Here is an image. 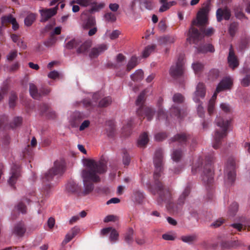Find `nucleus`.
I'll use <instances>...</instances> for the list:
<instances>
[{"label": "nucleus", "instance_id": "4be33fe9", "mask_svg": "<svg viewBox=\"0 0 250 250\" xmlns=\"http://www.w3.org/2000/svg\"><path fill=\"white\" fill-rule=\"evenodd\" d=\"M190 139V136L186 133H179L176 135L171 139V142H178L180 144H185L188 140Z\"/></svg>", "mask_w": 250, "mask_h": 250}, {"label": "nucleus", "instance_id": "774afa93", "mask_svg": "<svg viewBox=\"0 0 250 250\" xmlns=\"http://www.w3.org/2000/svg\"><path fill=\"white\" fill-rule=\"evenodd\" d=\"M56 42V39L53 36H51V37L46 41L44 44L46 46H51L55 44Z\"/></svg>", "mask_w": 250, "mask_h": 250}, {"label": "nucleus", "instance_id": "f8f14e48", "mask_svg": "<svg viewBox=\"0 0 250 250\" xmlns=\"http://www.w3.org/2000/svg\"><path fill=\"white\" fill-rule=\"evenodd\" d=\"M58 5L52 8H44L40 10L41 15V22H45L55 15L57 12Z\"/></svg>", "mask_w": 250, "mask_h": 250}, {"label": "nucleus", "instance_id": "dca6fc26", "mask_svg": "<svg viewBox=\"0 0 250 250\" xmlns=\"http://www.w3.org/2000/svg\"><path fill=\"white\" fill-rule=\"evenodd\" d=\"M232 85V81L230 78L226 77L222 80L218 84L216 89L217 92H220L226 89H229Z\"/></svg>", "mask_w": 250, "mask_h": 250}, {"label": "nucleus", "instance_id": "5fc2aeb1", "mask_svg": "<svg viewBox=\"0 0 250 250\" xmlns=\"http://www.w3.org/2000/svg\"><path fill=\"white\" fill-rule=\"evenodd\" d=\"M144 5L147 10H151L153 8L152 1L151 0H142L141 4Z\"/></svg>", "mask_w": 250, "mask_h": 250}, {"label": "nucleus", "instance_id": "f3484780", "mask_svg": "<svg viewBox=\"0 0 250 250\" xmlns=\"http://www.w3.org/2000/svg\"><path fill=\"white\" fill-rule=\"evenodd\" d=\"M230 11L227 8H218L216 11V19L218 22H220L223 20V17L226 20H228L230 17Z\"/></svg>", "mask_w": 250, "mask_h": 250}, {"label": "nucleus", "instance_id": "864d4df0", "mask_svg": "<svg viewBox=\"0 0 250 250\" xmlns=\"http://www.w3.org/2000/svg\"><path fill=\"white\" fill-rule=\"evenodd\" d=\"M119 237V233L117 232V231L114 229H113L111 231L109 239L111 242H115V241H117L118 240Z\"/></svg>", "mask_w": 250, "mask_h": 250}, {"label": "nucleus", "instance_id": "6e6552de", "mask_svg": "<svg viewBox=\"0 0 250 250\" xmlns=\"http://www.w3.org/2000/svg\"><path fill=\"white\" fill-rule=\"evenodd\" d=\"M225 173L227 177V182L228 184L231 185L235 180V161L234 158H229Z\"/></svg>", "mask_w": 250, "mask_h": 250}, {"label": "nucleus", "instance_id": "473e14b6", "mask_svg": "<svg viewBox=\"0 0 250 250\" xmlns=\"http://www.w3.org/2000/svg\"><path fill=\"white\" fill-rule=\"evenodd\" d=\"M138 64V59L135 56H132L128 62L126 66V70L130 71Z\"/></svg>", "mask_w": 250, "mask_h": 250}, {"label": "nucleus", "instance_id": "37998d69", "mask_svg": "<svg viewBox=\"0 0 250 250\" xmlns=\"http://www.w3.org/2000/svg\"><path fill=\"white\" fill-rule=\"evenodd\" d=\"M196 238L197 236L195 234H192L190 235L182 236L181 237V240L185 243H190L194 241L196 239Z\"/></svg>", "mask_w": 250, "mask_h": 250}, {"label": "nucleus", "instance_id": "13d9d810", "mask_svg": "<svg viewBox=\"0 0 250 250\" xmlns=\"http://www.w3.org/2000/svg\"><path fill=\"white\" fill-rule=\"evenodd\" d=\"M17 51L12 50L7 56V59L9 61H12L17 56Z\"/></svg>", "mask_w": 250, "mask_h": 250}, {"label": "nucleus", "instance_id": "338daca9", "mask_svg": "<svg viewBox=\"0 0 250 250\" xmlns=\"http://www.w3.org/2000/svg\"><path fill=\"white\" fill-rule=\"evenodd\" d=\"M215 103L213 102H210L209 101L208 104V112L209 115H211L213 113L214 110V107H215Z\"/></svg>", "mask_w": 250, "mask_h": 250}, {"label": "nucleus", "instance_id": "0e129e2a", "mask_svg": "<svg viewBox=\"0 0 250 250\" xmlns=\"http://www.w3.org/2000/svg\"><path fill=\"white\" fill-rule=\"evenodd\" d=\"M51 91L50 88L42 87L40 89V92L41 93V97L42 96L48 95Z\"/></svg>", "mask_w": 250, "mask_h": 250}, {"label": "nucleus", "instance_id": "412c9836", "mask_svg": "<svg viewBox=\"0 0 250 250\" xmlns=\"http://www.w3.org/2000/svg\"><path fill=\"white\" fill-rule=\"evenodd\" d=\"M40 110L42 115L45 114L48 118L54 119L56 117V113L51 111L50 106L45 104L40 105Z\"/></svg>", "mask_w": 250, "mask_h": 250}, {"label": "nucleus", "instance_id": "e2e57ef3", "mask_svg": "<svg viewBox=\"0 0 250 250\" xmlns=\"http://www.w3.org/2000/svg\"><path fill=\"white\" fill-rule=\"evenodd\" d=\"M121 34L120 31L118 30H113L111 34L109 35V38L111 40H115L118 38L119 35Z\"/></svg>", "mask_w": 250, "mask_h": 250}, {"label": "nucleus", "instance_id": "49530a36", "mask_svg": "<svg viewBox=\"0 0 250 250\" xmlns=\"http://www.w3.org/2000/svg\"><path fill=\"white\" fill-rule=\"evenodd\" d=\"M106 21L113 22L116 21V16L115 14L112 12H107L104 15Z\"/></svg>", "mask_w": 250, "mask_h": 250}, {"label": "nucleus", "instance_id": "72a5a7b5", "mask_svg": "<svg viewBox=\"0 0 250 250\" xmlns=\"http://www.w3.org/2000/svg\"><path fill=\"white\" fill-rule=\"evenodd\" d=\"M112 103V98L110 96L104 97L101 99L98 106L100 107H105L110 105Z\"/></svg>", "mask_w": 250, "mask_h": 250}, {"label": "nucleus", "instance_id": "603ef678", "mask_svg": "<svg viewBox=\"0 0 250 250\" xmlns=\"http://www.w3.org/2000/svg\"><path fill=\"white\" fill-rule=\"evenodd\" d=\"M204 65L201 63L197 62L192 64V68L196 74L201 72L203 69Z\"/></svg>", "mask_w": 250, "mask_h": 250}, {"label": "nucleus", "instance_id": "58836bf2", "mask_svg": "<svg viewBox=\"0 0 250 250\" xmlns=\"http://www.w3.org/2000/svg\"><path fill=\"white\" fill-rule=\"evenodd\" d=\"M36 19V15L31 13L27 16L24 20V23L27 26H31Z\"/></svg>", "mask_w": 250, "mask_h": 250}, {"label": "nucleus", "instance_id": "cd10ccee", "mask_svg": "<svg viewBox=\"0 0 250 250\" xmlns=\"http://www.w3.org/2000/svg\"><path fill=\"white\" fill-rule=\"evenodd\" d=\"M130 78L134 82L140 81L144 78V72L141 69L137 70L134 73L131 75Z\"/></svg>", "mask_w": 250, "mask_h": 250}, {"label": "nucleus", "instance_id": "ea45409f", "mask_svg": "<svg viewBox=\"0 0 250 250\" xmlns=\"http://www.w3.org/2000/svg\"><path fill=\"white\" fill-rule=\"evenodd\" d=\"M183 155V152L180 149H174L172 153V158L174 161L178 162Z\"/></svg>", "mask_w": 250, "mask_h": 250}, {"label": "nucleus", "instance_id": "20e7f679", "mask_svg": "<svg viewBox=\"0 0 250 250\" xmlns=\"http://www.w3.org/2000/svg\"><path fill=\"white\" fill-rule=\"evenodd\" d=\"M214 153H211L206 156L205 162L203 159L199 158L197 163H196L192 168V172L193 174L203 169L202 174V181L204 184L210 188L213 183L214 172L212 168V165L214 163Z\"/></svg>", "mask_w": 250, "mask_h": 250}, {"label": "nucleus", "instance_id": "a878e982", "mask_svg": "<svg viewBox=\"0 0 250 250\" xmlns=\"http://www.w3.org/2000/svg\"><path fill=\"white\" fill-rule=\"evenodd\" d=\"M196 49L198 53H204L207 52H213L214 51V48L213 46L210 44H208L203 46L201 45L198 47H196Z\"/></svg>", "mask_w": 250, "mask_h": 250}, {"label": "nucleus", "instance_id": "ddd939ff", "mask_svg": "<svg viewBox=\"0 0 250 250\" xmlns=\"http://www.w3.org/2000/svg\"><path fill=\"white\" fill-rule=\"evenodd\" d=\"M206 90L205 85L203 83H200L196 87V90L193 95V100L196 103L200 102V99H203L205 97Z\"/></svg>", "mask_w": 250, "mask_h": 250}, {"label": "nucleus", "instance_id": "4d7b16f0", "mask_svg": "<svg viewBox=\"0 0 250 250\" xmlns=\"http://www.w3.org/2000/svg\"><path fill=\"white\" fill-rule=\"evenodd\" d=\"M242 86L247 87L250 84V74L247 75L241 81Z\"/></svg>", "mask_w": 250, "mask_h": 250}, {"label": "nucleus", "instance_id": "8fccbe9b", "mask_svg": "<svg viewBox=\"0 0 250 250\" xmlns=\"http://www.w3.org/2000/svg\"><path fill=\"white\" fill-rule=\"evenodd\" d=\"M184 96L180 93H176L175 94L172 98L173 101L174 103L181 104L184 102Z\"/></svg>", "mask_w": 250, "mask_h": 250}, {"label": "nucleus", "instance_id": "aec40b11", "mask_svg": "<svg viewBox=\"0 0 250 250\" xmlns=\"http://www.w3.org/2000/svg\"><path fill=\"white\" fill-rule=\"evenodd\" d=\"M176 40V36L167 35L160 37L158 39V42L160 45H169L174 43Z\"/></svg>", "mask_w": 250, "mask_h": 250}, {"label": "nucleus", "instance_id": "9b49d317", "mask_svg": "<svg viewBox=\"0 0 250 250\" xmlns=\"http://www.w3.org/2000/svg\"><path fill=\"white\" fill-rule=\"evenodd\" d=\"M10 175L8 183L11 187H14L17 179L21 176V168L19 165H13L11 169Z\"/></svg>", "mask_w": 250, "mask_h": 250}, {"label": "nucleus", "instance_id": "052dcab7", "mask_svg": "<svg viewBox=\"0 0 250 250\" xmlns=\"http://www.w3.org/2000/svg\"><path fill=\"white\" fill-rule=\"evenodd\" d=\"M125 57L122 54H118L116 57V62L120 65H122L123 62L125 61Z\"/></svg>", "mask_w": 250, "mask_h": 250}, {"label": "nucleus", "instance_id": "6ab92c4d", "mask_svg": "<svg viewBox=\"0 0 250 250\" xmlns=\"http://www.w3.org/2000/svg\"><path fill=\"white\" fill-rule=\"evenodd\" d=\"M107 48V45L105 44H99L91 49L89 54V57L91 58H96L100 54L106 50Z\"/></svg>", "mask_w": 250, "mask_h": 250}, {"label": "nucleus", "instance_id": "c756f323", "mask_svg": "<svg viewBox=\"0 0 250 250\" xmlns=\"http://www.w3.org/2000/svg\"><path fill=\"white\" fill-rule=\"evenodd\" d=\"M14 18L11 14L2 17L1 18V26H0L1 27V29L3 26H6L9 24H11L13 22L12 20Z\"/></svg>", "mask_w": 250, "mask_h": 250}, {"label": "nucleus", "instance_id": "9d476101", "mask_svg": "<svg viewBox=\"0 0 250 250\" xmlns=\"http://www.w3.org/2000/svg\"><path fill=\"white\" fill-rule=\"evenodd\" d=\"M80 19L81 24L83 29H88L95 26L96 21L95 17L89 11H84L82 13Z\"/></svg>", "mask_w": 250, "mask_h": 250}, {"label": "nucleus", "instance_id": "09e8293b", "mask_svg": "<svg viewBox=\"0 0 250 250\" xmlns=\"http://www.w3.org/2000/svg\"><path fill=\"white\" fill-rule=\"evenodd\" d=\"M219 76V71L217 69H211L208 74L209 79L211 80H214L218 78Z\"/></svg>", "mask_w": 250, "mask_h": 250}, {"label": "nucleus", "instance_id": "a19ab883", "mask_svg": "<svg viewBox=\"0 0 250 250\" xmlns=\"http://www.w3.org/2000/svg\"><path fill=\"white\" fill-rule=\"evenodd\" d=\"M123 164L125 166H127L129 165V164H130V160H131L130 157L127 150H126V149L123 150Z\"/></svg>", "mask_w": 250, "mask_h": 250}, {"label": "nucleus", "instance_id": "c85d7f7f", "mask_svg": "<svg viewBox=\"0 0 250 250\" xmlns=\"http://www.w3.org/2000/svg\"><path fill=\"white\" fill-rule=\"evenodd\" d=\"M71 4L77 3L82 6L87 7L95 3L94 0H73Z\"/></svg>", "mask_w": 250, "mask_h": 250}, {"label": "nucleus", "instance_id": "b1692460", "mask_svg": "<svg viewBox=\"0 0 250 250\" xmlns=\"http://www.w3.org/2000/svg\"><path fill=\"white\" fill-rule=\"evenodd\" d=\"M29 92L33 98L39 100L41 98V93L40 92V90H38L36 86L33 83L29 84Z\"/></svg>", "mask_w": 250, "mask_h": 250}, {"label": "nucleus", "instance_id": "f704fd0d", "mask_svg": "<svg viewBox=\"0 0 250 250\" xmlns=\"http://www.w3.org/2000/svg\"><path fill=\"white\" fill-rule=\"evenodd\" d=\"M238 29V23L233 22L230 24L229 32L231 37H233Z\"/></svg>", "mask_w": 250, "mask_h": 250}, {"label": "nucleus", "instance_id": "6e6d98bb", "mask_svg": "<svg viewBox=\"0 0 250 250\" xmlns=\"http://www.w3.org/2000/svg\"><path fill=\"white\" fill-rule=\"evenodd\" d=\"M16 208L18 210L23 214L26 213V207L22 202L19 203L16 207Z\"/></svg>", "mask_w": 250, "mask_h": 250}, {"label": "nucleus", "instance_id": "2eb2a0df", "mask_svg": "<svg viewBox=\"0 0 250 250\" xmlns=\"http://www.w3.org/2000/svg\"><path fill=\"white\" fill-rule=\"evenodd\" d=\"M26 229L25 224L22 222L16 224L12 230L13 234L19 237H22L25 233Z\"/></svg>", "mask_w": 250, "mask_h": 250}, {"label": "nucleus", "instance_id": "4468645a", "mask_svg": "<svg viewBox=\"0 0 250 250\" xmlns=\"http://www.w3.org/2000/svg\"><path fill=\"white\" fill-rule=\"evenodd\" d=\"M228 62L230 68L234 69L239 65V61L235 56L234 50L231 46L229 49V54L228 57Z\"/></svg>", "mask_w": 250, "mask_h": 250}, {"label": "nucleus", "instance_id": "7ed1b4c3", "mask_svg": "<svg viewBox=\"0 0 250 250\" xmlns=\"http://www.w3.org/2000/svg\"><path fill=\"white\" fill-rule=\"evenodd\" d=\"M86 168L82 172L84 189L80 193L83 195L90 193L94 188L93 184L90 182H98L100 178L98 174H102L106 171L107 161L102 157L98 162L93 160H86Z\"/></svg>", "mask_w": 250, "mask_h": 250}, {"label": "nucleus", "instance_id": "2f4dec72", "mask_svg": "<svg viewBox=\"0 0 250 250\" xmlns=\"http://www.w3.org/2000/svg\"><path fill=\"white\" fill-rule=\"evenodd\" d=\"M170 116L171 117H177V118L182 119L183 116L181 115L179 108L175 105H173L170 109Z\"/></svg>", "mask_w": 250, "mask_h": 250}, {"label": "nucleus", "instance_id": "e433bc0d", "mask_svg": "<svg viewBox=\"0 0 250 250\" xmlns=\"http://www.w3.org/2000/svg\"><path fill=\"white\" fill-rule=\"evenodd\" d=\"M91 5L92 6V7L89 10L86 11L90 12V13L92 14V13L98 12L103 9L104 6V3L97 4L95 1V3Z\"/></svg>", "mask_w": 250, "mask_h": 250}, {"label": "nucleus", "instance_id": "4c0bfd02", "mask_svg": "<svg viewBox=\"0 0 250 250\" xmlns=\"http://www.w3.org/2000/svg\"><path fill=\"white\" fill-rule=\"evenodd\" d=\"M156 46L155 44L147 46L143 52V56L146 58L155 50Z\"/></svg>", "mask_w": 250, "mask_h": 250}, {"label": "nucleus", "instance_id": "de8ad7c7", "mask_svg": "<svg viewBox=\"0 0 250 250\" xmlns=\"http://www.w3.org/2000/svg\"><path fill=\"white\" fill-rule=\"evenodd\" d=\"M157 119L159 120H168V117L166 113L162 108H159L157 113Z\"/></svg>", "mask_w": 250, "mask_h": 250}, {"label": "nucleus", "instance_id": "a18cd8bd", "mask_svg": "<svg viewBox=\"0 0 250 250\" xmlns=\"http://www.w3.org/2000/svg\"><path fill=\"white\" fill-rule=\"evenodd\" d=\"M238 209V204L236 203H233L229 207V213L231 216H234Z\"/></svg>", "mask_w": 250, "mask_h": 250}, {"label": "nucleus", "instance_id": "0eeeda50", "mask_svg": "<svg viewBox=\"0 0 250 250\" xmlns=\"http://www.w3.org/2000/svg\"><path fill=\"white\" fill-rule=\"evenodd\" d=\"M145 91L142 92L138 96L136 101V104L137 105L139 106V107L136 112L138 116L143 117V119L146 117L147 118V120L148 121H150L153 118L154 111L152 108L146 107L143 105L145 101Z\"/></svg>", "mask_w": 250, "mask_h": 250}, {"label": "nucleus", "instance_id": "f257e3e1", "mask_svg": "<svg viewBox=\"0 0 250 250\" xmlns=\"http://www.w3.org/2000/svg\"><path fill=\"white\" fill-rule=\"evenodd\" d=\"M153 162L155 166L154 178L155 183L153 186L150 188L153 195H157V202L159 205L167 204V208L171 213H177L181 209L185 203L186 198L189 195L190 191V187L187 186L182 194L179 196L177 203L172 202L173 196L172 190L168 187L165 185L159 180L161 173L163 170V152L161 148L156 150Z\"/></svg>", "mask_w": 250, "mask_h": 250}, {"label": "nucleus", "instance_id": "bf43d9fd", "mask_svg": "<svg viewBox=\"0 0 250 250\" xmlns=\"http://www.w3.org/2000/svg\"><path fill=\"white\" fill-rule=\"evenodd\" d=\"M167 24L165 20H161L158 24L159 29L162 32H165L167 29Z\"/></svg>", "mask_w": 250, "mask_h": 250}, {"label": "nucleus", "instance_id": "a211bd4d", "mask_svg": "<svg viewBox=\"0 0 250 250\" xmlns=\"http://www.w3.org/2000/svg\"><path fill=\"white\" fill-rule=\"evenodd\" d=\"M65 189L68 193L80 194L81 187L74 181H68L65 186Z\"/></svg>", "mask_w": 250, "mask_h": 250}, {"label": "nucleus", "instance_id": "79ce46f5", "mask_svg": "<svg viewBox=\"0 0 250 250\" xmlns=\"http://www.w3.org/2000/svg\"><path fill=\"white\" fill-rule=\"evenodd\" d=\"M80 42L78 40L73 39L69 41L65 45V47L68 49H72L78 47Z\"/></svg>", "mask_w": 250, "mask_h": 250}, {"label": "nucleus", "instance_id": "393cba45", "mask_svg": "<svg viewBox=\"0 0 250 250\" xmlns=\"http://www.w3.org/2000/svg\"><path fill=\"white\" fill-rule=\"evenodd\" d=\"M148 135L146 132L142 134L138 141V146L140 147H145L148 142Z\"/></svg>", "mask_w": 250, "mask_h": 250}, {"label": "nucleus", "instance_id": "7c9ffc66", "mask_svg": "<svg viewBox=\"0 0 250 250\" xmlns=\"http://www.w3.org/2000/svg\"><path fill=\"white\" fill-rule=\"evenodd\" d=\"M91 46V43L90 42H85L79 47L77 50L78 54L83 53L86 52Z\"/></svg>", "mask_w": 250, "mask_h": 250}, {"label": "nucleus", "instance_id": "680f3d73", "mask_svg": "<svg viewBox=\"0 0 250 250\" xmlns=\"http://www.w3.org/2000/svg\"><path fill=\"white\" fill-rule=\"evenodd\" d=\"M167 137V134L165 132L158 133L155 135V138L156 140L158 141H161L166 138Z\"/></svg>", "mask_w": 250, "mask_h": 250}, {"label": "nucleus", "instance_id": "39448f33", "mask_svg": "<svg viewBox=\"0 0 250 250\" xmlns=\"http://www.w3.org/2000/svg\"><path fill=\"white\" fill-rule=\"evenodd\" d=\"M65 169V164L63 160H57L54 162V167L46 172L42 178L43 189L44 194H47L56 184L54 178L57 175H62Z\"/></svg>", "mask_w": 250, "mask_h": 250}, {"label": "nucleus", "instance_id": "bb28decb", "mask_svg": "<svg viewBox=\"0 0 250 250\" xmlns=\"http://www.w3.org/2000/svg\"><path fill=\"white\" fill-rule=\"evenodd\" d=\"M132 198L135 202L141 204L143 201L145 197L142 192L136 190L134 191Z\"/></svg>", "mask_w": 250, "mask_h": 250}, {"label": "nucleus", "instance_id": "3c124183", "mask_svg": "<svg viewBox=\"0 0 250 250\" xmlns=\"http://www.w3.org/2000/svg\"><path fill=\"white\" fill-rule=\"evenodd\" d=\"M17 96L15 93H11L9 97V104L10 107L13 108L16 106Z\"/></svg>", "mask_w": 250, "mask_h": 250}, {"label": "nucleus", "instance_id": "c03bdc74", "mask_svg": "<svg viewBox=\"0 0 250 250\" xmlns=\"http://www.w3.org/2000/svg\"><path fill=\"white\" fill-rule=\"evenodd\" d=\"M22 122V118L21 117H15L10 123V126L14 128L21 125Z\"/></svg>", "mask_w": 250, "mask_h": 250}, {"label": "nucleus", "instance_id": "69168bd1", "mask_svg": "<svg viewBox=\"0 0 250 250\" xmlns=\"http://www.w3.org/2000/svg\"><path fill=\"white\" fill-rule=\"evenodd\" d=\"M221 109L225 112L229 113L230 112L231 109L229 105L226 103H222L220 104Z\"/></svg>", "mask_w": 250, "mask_h": 250}, {"label": "nucleus", "instance_id": "c9c22d12", "mask_svg": "<svg viewBox=\"0 0 250 250\" xmlns=\"http://www.w3.org/2000/svg\"><path fill=\"white\" fill-rule=\"evenodd\" d=\"M133 229L132 228H129L125 235V240L128 244H131L133 241Z\"/></svg>", "mask_w": 250, "mask_h": 250}, {"label": "nucleus", "instance_id": "1a4fd4ad", "mask_svg": "<svg viewBox=\"0 0 250 250\" xmlns=\"http://www.w3.org/2000/svg\"><path fill=\"white\" fill-rule=\"evenodd\" d=\"M184 59L182 56H180L175 64L172 65L169 70L170 76L174 78L181 77L184 71Z\"/></svg>", "mask_w": 250, "mask_h": 250}, {"label": "nucleus", "instance_id": "5701e85b", "mask_svg": "<svg viewBox=\"0 0 250 250\" xmlns=\"http://www.w3.org/2000/svg\"><path fill=\"white\" fill-rule=\"evenodd\" d=\"M83 119L80 113H74L70 120V124L72 127H76L79 126Z\"/></svg>", "mask_w": 250, "mask_h": 250}, {"label": "nucleus", "instance_id": "f03ea898", "mask_svg": "<svg viewBox=\"0 0 250 250\" xmlns=\"http://www.w3.org/2000/svg\"><path fill=\"white\" fill-rule=\"evenodd\" d=\"M210 0H207L197 14L196 19L192 21L188 34L187 41L190 43L197 44L205 36H211L214 29L210 27L205 29L208 23V14L210 10Z\"/></svg>", "mask_w": 250, "mask_h": 250}, {"label": "nucleus", "instance_id": "423d86ee", "mask_svg": "<svg viewBox=\"0 0 250 250\" xmlns=\"http://www.w3.org/2000/svg\"><path fill=\"white\" fill-rule=\"evenodd\" d=\"M216 123L221 130L217 129L215 131L212 146L214 149H218L221 144L222 140L227 135L230 121L228 120H225L222 117H219L216 120Z\"/></svg>", "mask_w": 250, "mask_h": 250}]
</instances>
